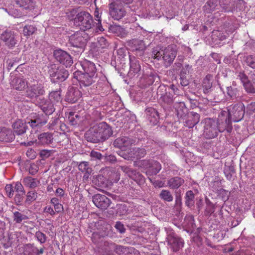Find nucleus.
Listing matches in <instances>:
<instances>
[{"label":"nucleus","instance_id":"obj_5","mask_svg":"<svg viewBox=\"0 0 255 255\" xmlns=\"http://www.w3.org/2000/svg\"><path fill=\"white\" fill-rule=\"evenodd\" d=\"M69 44L72 46L71 50L75 53V55L82 53L86 45L87 39L81 32H75L71 35L69 39Z\"/></svg>","mask_w":255,"mask_h":255},{"label":"nucleus","instance_id":"obj_4","mask_svg":"<svg viewBox=\"0 0 255 255\" xmlns=\"http://www.w3.org/2000/svg\"><path fill=\"white\" fill-rule=\"evenodd\" d=\"M74 25L84 31L89 30L94 26L93 17L89 12L81 11L76 18Z\"/></svg>","mask_w":255,"mask_h":255},{"label":"nucleus","instance_id":"obj_9","mask_svg":"<svg viewBox=\"0 0 255 255\" xmlns=\"http://www.w3.org/2000/svg\"><path fill=\"white\" fill-rule=\"evenodd\" d=\"M127 45L137 57L143 56L146 46L142 40L132 39L127 42Z\"/></svg>","mask_w":255,"mask_h":255},{"label":"nucleus","instance_id":"obj_17","mask_svg":"<svg viewBox=\"0 0 255 255\" xmlns=\"http://www.w3.org/2000/svg\"><path fill=\"white\" fill-rule=\"evenodd\" d=\"M37 103L40 109L46 116L51 115L55 110L54 104L50 99L44 98H39Z\"/></svg>","mask_w":255,"mask_h":255},{"label":"nucleus","instance_id":"obj_50","mask_svg":"<svg viewBox=\"0 0 255 255\" xmlns=\"http://www.w3.org/2000/svg\"><path fill=\"white\" fill-rule=\"evenodd\" d=\"M231 0H220L219 4L224 12L232 11Z\"/></svg>","mask_w":255,"mask_h":255},{"label":"nucleus","instance_id":"obj_52","mask_svg":"<svg viewBox=\"0 0 255 255\" xmlns=\"http://www.w3.org/2000/svg\"><path fill=\"white\" fill-rule=\"evenodd\" d=\"M80 116L75 112H71L69 114L68 121L69 124L72 126H75L78 124Z\"/></svg>","mask_w":255,"mask_h":255},{"label":"nucleus","instance_id":"obj_1","mask_svg":"<svg viewBox=\"0 0 255 255\" xmlns=\"http://www.w3.org/2000/svg\"><path fill=\"white\" fill-rule=\"evenodd\" d=\"M203 135L207 139H212L216 137L220 132L226 131L228 133L232 131L229 130L227 125L224 119L219 114L217 119L207 118L203 121Z\"/></svg>","mask_w":255,"mask_h":255},{"label":"nucleus","instance_id":"obj_55","mask_svg":"<svg viewBox=\"0 0 255 255\" xmlns=\"http://www.w3.org/2000/svg\"><path fill=\"white\" fill-rule=\"evenodd\" d=\"M26 124L29 125L32 129L37 130L38 128H41L38 123L35 122V119H31V114L29 117L25 119Z\"/></svg>","mask_w":255,"mask_h":255},{"label":"nucleus","instance_id":"obj_41","mask_svg":"<svg viewBox=\"0 0 255 255\" xmlns=\"http://www.w3.org/2000/svg\"><path fill=\"white\" fill-rule=\"evenodd\" d=\"M132 158L139 159L144 157L146 154V150L144 148L133 147L131 148Z\"/></svg>","mask_w":255,"mask_h":255},{"label":"nucleus","instance_id":"obj_24","mask_svg":"<svg viewBox=\"0 0 255 255\" xmlns=\"http://www.w3.org/2000/svg\"><path fill=\"white\" fill-rule=\"evenodd\" d=\"M174 93L170 92H166L160 96L159 101L164 110L171 107L172 105L174 100Z\"/></svg>","mask_w":255,"mask_h":255},{"label":"nucleus","instance_id":"obj_22","mask_svg":"<svg viewBox=\"0 0 255 255\" xmlns=\"http://www.w3.org/2000/svg\"><path fill=\"white\" fill-rule=\"evenodd\" d=\"M81 96V92L77 87H70L65 97V101L70 103H75Z\"/></svg>","mask_w":255,"mask_h":255},{"label":"nucleus","instance_id":"obj_57","mask_svg":"<svg viewBox=\"0 0 255 255\" xmlns=\"http://www.w3.org/2000/svg\"><path fill=\"white\" fill-rule=\"evenodd\" d=\"M243 87L248 94H255V88L250 81L243 84Z\"/></svg>","mask_w":255,"mask_h":255},{"label":"nucleus","instance_id":"obj_49","mask_svg":"<svg viewBox=\"0 0 255 255\" xmlns=\"http://www.w3.org/2000/svg\"><path fill=\"white\" fill-rule=\"evenodd\" d=\"M205 202L206 206L205 214L207 216H210L215 212V206L207 197L205 198Z\"/></svg>","mask_w":255,"mask_h":255},{"label":"nucleus","instance_id":"obj_43","mask_svg":"<svg viewBox=\"0 0 255 255\" xmlns=\"http://www.w3.org/2000/svg\"><path fill=\"white\" fill-rule=\"evenodd\" d=\"M23 183L25 186L31 188H33L37 186L38 184L39 183V182L36 179L33 178L29 176L23 179Z\"/></svg>","mask_w":255,"mask_h":255},{"label":"nucleus","instance_id":"obj_27","mask_svg":"<svg viewBox=\"0 0 255 255\" xmlns=\"http://www.w3.org/2000/svg\"><path fill=\"white\" fill-rule=\"evenodd\" d=\"M53 134L50 132H43L38 135L36 143L39 145H49L53 142Z\"/></svg>","mask_w":255,"mask_h":255},{"label":"nucleus","instance_id":"obj_34","mask_svg":"<svg viewBox=\"0 0 255 255\" xmlns=\"http://www.w3.org/2000/svg\"><path fill=\"white\" fill-rule=\"evenodd\" d=\"M227 94L228 96L232 99H237L240 97V90L236 87V84L233 82L232 85L227 87Z\"/></svg>","mask_w":255,"mask_h":255},{"label":"nucleus","instance_id":"obj_3","mask_svg":"<svg viewBox=\"0 0 255 255\" xmlns=\"http://www.w3.org/2000/svg\"><path fill=\"white\" fill-rule=\"evenodd\" d=\"M245 107L242 103L232 104L228 107L227 111L222 110L219 114L227 125L229 130H233L232 122H239L245 115Z\"/></svg>","mask_w":255,"mask_h":255},{"label":"nucleus","instance_id":"obj_44","mask_svg":"<svg viewBox=\"0 0 255 255\" xmlns=\"http://www.w3.org/2000/svg\"><path fill=\"white\" fill-rule=\"evenodd\" d=\"M244 61L250 68L255 70V54L244 56Z\"/></svg>","mask_w":255,"mask_h":255},{"label":"nucleus","instance_id":"obj_8","mask_svg":"<svg viewBox=\"0 0 255 255\" xmlns=\"http://www.w3.org/2000/svg\"><path fill=\"white\" fill-rule=\"evenodd\" d=\"M120 169L138 185L141 186L145 183V178L139 171L126 165L121 166Z\"/></svg>","mask_w":255,"mask_h":255},{"label":"nucleus","instance_id":"obj_63","mask_svg":"<svg viewBox=\"0 0 255 255\" xmlns=\"http://www.w3.org/2000/svg\"><path fill=\"white\" fill-rule=\"evenodd\" d=\"M97 46H98L100 48H105L109 46V44L107 40L104 37H100L98 40Z\"/></svg>","mask_w":255,"mask_h":255},{"label":"nucleus","instance_id":"obj_7","mask_svg":"<svg viewBox=\"0 0 255 255\" xmlns=\"http://www.w3.org/2000/svg\"><path fill=\"white\" fill-rule=\"evenodd\" d=\"M73 78L78 81L80 88L90 86L98 79L93 75L91 76L80 71H76L73 73Z\"/></svg>","mask_w":255,"mask_h":255},{"label":"nucleus","instance_id":"obj_25","mask_svg":"<svg viewBox=\"0 0 255 255\" xmlns=\"http://www.w3.org/2000/svg\"><path fill=\"white\" fill-rule=\"evenodd\" d=\"M15 139L14 132L10 128L0 127V141L5 142H12Z\"/></svg>","mask_w":255,"mask_h":255},{"label":"nucleus","instance_id":"obj_61","mask_svg":"<svg viewBox=\"0 0 255 255\" xmlns=\"http://www.w3.org/2000/svg\"><path fill=\"white\" fill-rule=\"evenodd\" d=\"M49 96L51 99L56 102L61 101V100L60 90L52 91L50 93Z\"/></svg>","mask_w":255,"mask_h":255},{"label":"nucleus","instance_id":"obj_51","mask_svg":"<svg viewBox=\"0 0 255 255\" xmlns=\"http://www.w3.org/2000/svg\"><path fill=\"white\" fill-rule=\"evenodd\" d=\"M163 50L160 46H157L152 48L151 52V56L154 58L158 60H160L162 57V52Z\"/></svg>","mask_w":255,"mask_h":255},{"label":"nucleus","instance_id":"obj_20","mask_svg":"<svg viewBox=\"0 0 255 255\" xmlns=\"http://www.w3.org/2000/svg\"><path fill=\"white\" fill-rule=\"evenodd\" d=\"M167 239L168 245L174 252H177L184 246L183 240L178 236L170 234Z\"/></svg>","mask_w":255,"mask_h":255},{"label":"nucleus","instance_id":"obj_23","mask_svg":"<svg viewBox=\"0 0 255 255\" xmlns=\"http://www.w3.org/2000/svg\"><path fill=\"white\" fill-rule=\"evenodd\" d=\"M200 116L196 112L191 111L189 112L184 119V126L189 128H192L196 125L200 121Z\"/></svg>","mask_w":255,"mask_h":255},{"label":"nucleus","instance_id":"obj_39","mask_svg":"<svg viewBox=\"0 0 255 255\" xmlns=\"http://www.w3.org/2000/svg\"><path fill=\"white\" fill-rule=\"evenodd\" d=\"M108 29L109 32L115 34L118 36L123 37L126 35L124 28L119 25L110 24L108 26Z\"/></svg>","mask_w":255,"mask_h":255},{"label":"nucleus","instance_id":"obj_46","mask_svg":"<svg viewBox=\"0 0 255 255\" xmlns=\"http://www.w3.org/2000/svg\"><path fill=\"white\" fill-rule=\"evenodd\" d=\"M218 0H209L203 7L204 10L206 11L207 12H210L214 10L218 5Z\"/></svg>","mask_w":255,"mask_h":255},{"label":"nucleus","instance_id":"obj_15","mask_svg":"<svg viewBox=\"0 0 255 255\" xmlns=\"http://www.w3.org/2000/svg\"><path fill=\"white\" fill-rule=\"evenodd\" d=\"M45 90L41 84H34L28 87L25 91V96L30 99H36L39 100L40 96L44 95Z\"/></svg>","mask_w":255,"mask_h":255},{"label":"nucleus","instance_id":"obj_16","mask_svg":"<svg viewBox=\"0 0 255 255\" xmlns=\"http://www.w3.org/2000/svg\"><path fill=\"white\" fill-rule=\"evenodd\" d=\"M146 118L151 126H155L158 124L160 117L163 115L161 113H159L157 110L152 107H148L145 110Z\"/></svg>","mask_w":255,"mask_h":255},{"label":"nucleus","instance_id":"obj_64","mask_svg":"<svg viewBox=\"0 0 255 255\" xmlns=\"http://www.w3.org/2000/svg\"><path fill=\"white\" fill-rule=\"evenodd\" d=\"M78 169L82 172L88 171V169H92L90 167L89 163L87 161H82L78 164Z\"/></svg>","mask_w":255,"mask_h":255},{"label":"nucleus","instance_id":"obj_38","mask_svg":"<svg viewBox=\"0 0 255 255\" xmlns=\"http://www.w3.org/2000/svg\"><path fill=\"white\" fill-rule=\"evenodd\" d=\"M161 165L160 163L155 160H152L151 167L146 171V174L148 176L156 175L161 170Z\"/></svg>","mask_w":255,"mask_h":255},{"label":"nucleus","instance_id":"obj_58","mask_svg":"<svg viewBox=\"0 0 255 255\" xmlns=\"http://www.w3.org/2000/svg\"><path fill=\"white\" fill-rule=\"evenodd\" d=\"M101 53L98 46L93 45L89 51V54L93 57L98 58Z\"/></svg>","mask_w":255,"mask_h":255},{"label":"nucleus","instance_id":"obj_35","mask_svg":"<svg viewBox=\"0 0 255 255\" xmlns=\"http://www.w3.org/2000/svg\"><path fill=\"white\" fill-rule=\"evenodd\" d=\"M184 183V180L179 176L171 178L167 181L169 187L172 189H178Z\"/></svg>","mask_w":255,"mask_h":255},{"label":"nucleus","instance_id":"obj_13","mask_svg":"<svg viewBox=\"0 0 255 255\" xmlns=\"http://www.w3.org/2000/svg\"><path fill=\"white\" fill-rule=\"evenodd\" d=\"M137 142L135 138L129 136H122L117 138L113 142L115 147L121 149H126L128 147L134 145Z\"/></svg>","mask_w":255,"mask_h":255},{"label":"nucleus","instance_id":"obj_45","mask_svg":"<svg viewBox=\"0 0 255 255\" xmlns=\"http://www.w3.org/2000/svg\"><path fill=\"white\" fill-rule=\"evenodd\" d=\"M37 29L35 25L27 24L25 25L23 29V34L26 37H29L35 33Z\"/></svg>","mask_w":255,"mask_h":255},{"label":"nucleus","instance_id":"obj_31","mask_svg":"<svg viewBox=\"0 0 255 255\" xmlns=\"http://www.w3.org/2000/svg\"><path fill=\"white\" fill-rule=\"evenodd\" d=\"M213 81V76L211 74L207 75L203 79L202 86L204 93L207 94L211 91Z\"/></svg>","mask_w":255,"mask_h":255},{"label":"nucleus","instance_id":"obj_37","mask_svg":"<svg viewBox=\"0 0 255 255\" xmlns=\"http://www.w3.org/2000/svg\"><path fill=\"white\" fill-rule=\"evenodd\" d=\"M185 204L189 208L192 209L195 207V194L192 190H188L186 192Z\"/></svg>","mask_w":255,"mask_h":255},{"label":"nucleus","instance_id":"obj_19","mask_svg":"<svg viewBox=\"0 0 255 255\" xmlns=\"http://www.w3.org/2000/svg\"><path fill=\"white\" fill-rule=\"evenodd\" d=\"M109 14L116 20H120L126 14V11L122 6L114 3L109 4Z\"/></svg>","mask_w":255,"mask_h":255},{"label":"nucleus","instance_id":"obj_54","mask_svg":"<svg viewBox=\"0 0 255 255\" xmlns=\"http://www.w3.org/2000/svg\"><path fill=\"white\" fill-rule=\"evenodd\" d=\"M81 12V9L78 7L69 10V11L67 12V14L69 19L71 20H73L74 22H75L76 18L78 16V14L79 15V13Z\"/></svg>","mask_w":255,"mask_h":255},{"label":"nucleus","instance_id":"obj_18","mask_svg":"<svg viewBox=\"0 0 255 255\" xmlns=\"http://www.w3.org/2000/svg\"><path fill=\"white\" fill-rule=\"evenodd\" d=\"M0 39L9 48L15 46L17 43L15 35L13 31L6 29L0 36Z\"/></svg>","mask_w":255,"mask_h":255},{"label":"nucleus","instance_id":"obj_47","mask_svg":"<svg viewBox=\"0 0 255 255\" xmlns=\"http://www.w3.org/2000/svg\"><path fill=\"white\" fill-rule=\"evenodd\" d=\"M159 196L162 200L166 202H171L173 199L171 192L167 190H162Z\"/></svg>","mask_w":255,"mask_h":255},{"label":"nucleus","instance_id":"obj_53","mask_svg":"<svg viewBox=\"0 0 255 255\" xmlns=\"http://www.w3.org/2000/svg\"><path fill=\"white\" fill-rule=\"evenodd\" d=\"M125 149H122L120 151H117V153L121 157H123L127 160H133L132 154L131 151V148L128 151H125Z\"/></svg>","mask_w":255,"mask_h":255},{"label":"nucleus","instance_id":"obj_56","mask_svg":"<svg viewBox=\"0 0 255 255\" xmlns=\"http://www.w3.org/2000/svg\"><path fill=\"white\" fill-rule=\"evenodd\" d=\"M37 248L31 244H27L24 251L25 255H37Z\"/></svg>","mask_w":255,"mask_h":255},{"label":"nucleus","instance_id":"obj_28","mask_svg":"<svg viewBox=\"0 0 255 255\" xmlns=\"http://www.w3.org/2000/svg\"><path fill=\"white\" fill-rule=\"evenodd\" d=\"M12 128L14 131L17 135H21L25 133L28 129V126L25 121L23 122L21 120L16 121L12 124Z\"/></svg>","mask_w":255,"mask_h":255},{"label":"nucleus","instance_id":"obj_40","mask_svg":"<svg viewBox=\"0 0 255 255\" xmlns=\"http://www.w3.org/2000/svg\"><path fill=\"white\" fill-rule=\"evenodd\" d=\"M31 119H35V122L38 123L40 128L45 125L47 122L48 117L43 114L32 113H31Z\"/></svg>","mask_w":255,"mask_h":255},{"label":"nucleus","instance_id":"obj_10","mask_svg":"<svg viewBox=\"0 0 255 255\" xmlns=\"http://www.w3.org/2000/svg\"><path fill=\"white\" fill-rule=\"evenodd\" d=\"M177 52L176 46L174 45H168L164 49L162 58L165 67H168L171 65L177 55Z\"/></svg>","mask_w":255,"mask_h":255},{"label":"nucleus","instance_id":"obj_21","mask_svg":"<svg viewBox=\"0 0 255 255\" xmlns=\"http://www.w3.org/2000/svg\"><path fill=\"white\" fill-rule=\"evenodd\" d=\"M92 201L95 206L101 209H106L110 206L111 201L107 196L99 194L93 196Z\"/></svg>","mask_w":255,"mask_h":255},{"label":"nucleus","instance_id":"obj_30","mask_svg":"<svg viewBox=\"0 0 255 255\" xmlns=\"http://www.w3.org/2000/svg\"><path fill=\"white\" fill-rule=\"evenodd\" d=\"M11 86L15 90L21 91L27 87V82L23 78L15 77L11 82Z\"/></svg>","mask_w":255,"mask_h":255},{"label":"nucleus","instance_id":"obj_48","mask_svg":"<svg viewBox=\"0 0 255 255\" xmlns=\"http://www.w3.org/2000/svg\"><path fill=\"white\" fill-rule=\"evenodd\" d=\"M28 216L18 211L13 213V220L16 224H20L22 221L27 220Z\"/></svg>","mask_w":255,"mask_h":255},{"label":"nucleus","instance_id":"obj_26","mask_svg":"<svg viewBox=\"0 0 255 255\" xmlns=\"http://www.w3.org/2000/svg\"><path fill=\"white\" fill-rule=\"evenodd\" d=\"M83 73L93 76L97 78V69L95 64L90 61L85 60L81 64Z\"/></svg>","mask_w":255,"mask_h":255},{"label":"nucleus","instance_id":"obj_42","mask_svg":"<svg viewBox=\"0 0 255 255\" xmlns=\"http://www.w3.org/2000/svg\"><path fill=\"white\" fill-rule=\"evenodd\" d=\"M93 182L100 188H105L107 186V180L102 175H98L93 180Z\"/></svg>","mask_w":255,"mask_h":255},{"label":"nucleus","instance_id":"obj_59","mask_svg":"<svg viewBox=\"0 0 255 255\" xmlns=\"http://www.w3.org/2000/svg\"><path fill=\"white\" fill-rule=\"evenodd\" d=\"M152 160L143 159L139 160L138 165L139 167L144 168L145 169H148L152 163Z\"/></svg>","mask_w":255,"mask_h":255},{"label":"nucleus","instance_id":"obj_11","mask_svg":"<svg viewBox=\"0 0 255 255\" xmlns=\"http://www.w3.org/2000/svg\"><path fill=\"white\" fill-rule=\"evenodd\" d=\"M114 236V233L112 231V227L110 225L102 226L98 231L94 232L92 235L91 239L92 242L97 244L99 240L105 237L112 238Z\"/></svg>","mask_w":255,"mask_h":255},{"label":"nucleus","instance_id":"obj_29","mask_svg":"<svg viewBox=\"0 0 255 255\" xmlns=\"http://www.w3.org/2000/svg\"><path fill=\"white\" fill-rule=\"evenodd\" d=\"M177 116L180 119L183 120L189 113L188 108L184 102H179L175 104Z\"/></svg>","mask_w":255,"mask_h":255},{"label":"nucleus","instance_id":"obj_2","mask_svg":"<svg viewBox=\"0 0 255 255\" xmlns=\"http://www.w3.org/2000/svg\"><path fill=\"white\" fill-rule=\"evenodd\" d=\"M113 134L112 128L106 122H101L91 128L85 134L86 139L92 143L103 142Z\"/></svg>","mask_w":255,"mask_h":255},{"label":"nucleus","instance_id":"obj_32","mask_svg":"<svg viewBox=\"0 0 255 255\" xmlns=\"http://www.w3.org/2000/svg\"><path fill=\"white\" fill-rule=\"evenodd\" d=\"M130 69L128 72L129 75L134 76L138 73L141 70V66L139 62L134 57L129 58Z\"/></svg>","mask_w":255,"mask_h":255},{"label":"nucleus","instance_id":"obj_6","mask_svg":"<svg viewBox=\"0 0 255 255\" xmlns=\"http://www.w3.org/2000/svg\"><path fill=\"white\" fill-rule=\"evenodd\" d=\"M48 73L54 82L64 81L69 76V72L62 67L52 65L49 67Z\"/></svg>","mask_w":255,"mask_h":255},{"label":"nucleus","instance_id":"obj_36","mask_svg":"<svg viewBox=\"0 0 255 255\" xmlns=\"http://www.w3.org/2000/svg\"><path fill=\"white\" fill-rule=\"evenodd\" d=\"M15 3L23 9L31 10L34 9L35 3L33 0H15Z\"/></svg>","mask_w":255,"mask_h":255},{"label":"nucleus","instance_id":"obj_62","mask_svg":"<svg viewBox=\"0 0 255 255\" xmlns=\"http://www.w3.org/2000/svg\"><path fill=\"white\" fill-rule=\"evenodd\" d=\"M217 193L218 196L221 197L222 198V200L224 201H226L229 199V194L228 191L223 189L221 188L217 191Z\"/></svg>","mask_w":255,"mask_h":255},{"label":"nucleus","instance_id":"obj_12","mask_svg":"<svg viewBox=\"0 0 255 255\" xmlns=\"http://www.w3.org/2000/svg\"><path fill=\"white\" fill-rule=\"evenodd\" d=\"M142 79L148 86L151 85L154 83H155V84H158L160 82V78L157 73L148 67L143 70Z\"/></svg>","mask_w":255,"mask_h":255},{"label":"nucleus","instance_id":"obj_14","mask_svg":"<svg viewBox=\"0 0 255 255\" xmlns=\"http://www.w3.org/2000/svg\"><path fill=\"white\" fill-rule=\"evenodd\" d=\"M53 55L58 62L65 65L66 67H70L73 63L70 55L62 49L55 50Z\"/></svg>","mask_w":255,"mask_h":255},{"label":"nucleus","instance_id":"obj_60","mask_svg":"<svg viewBox=\"0 0 255 255\" xmlns=\"http://www.w3.org/2000/svg\"><path fill=\"white\" fill-rule=\"evenodd\" d=\"M37 197V193L35 191H29L27 193L26 202L30 203L35 200Z\"/></svg>","mask_w":255,"mask_h":255},{"label":"nucleus","instance_id":"obj_33","mask_svg":"<svg viewBox=\"0 0 255 255\" xmlns=\"http://www.w3.org/2000/svg\"><path fill=\"white\" fill-rule=\"evenodd\" d=\"M104 246L109 247L110 249H113L116 254L120 255L125 254L128 252V248L112 242H105Z\"/></svg>","mask_w":255,"mask_h":255}]
</instances>
